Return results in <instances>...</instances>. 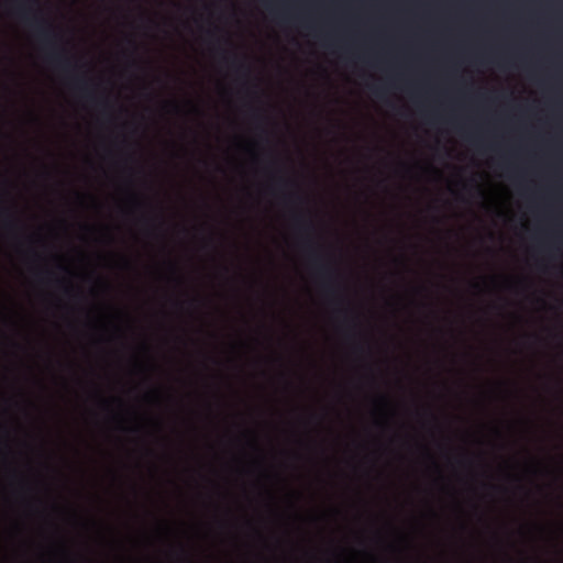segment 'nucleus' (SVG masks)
I'll use <instances>...</instances> for the list:
<instances>
[{
  "instance_id": "nucleus-1",
  "label": "nucleus",
  "mask_w": 563,
  "mask_h": 563,
  "mask_svg": "<svg viewBox=\"0 0 563 563\" xmlns=\"http://www.w3.org/2000/svg\"><path fill=\"white\" fill-rule=\"evenodd\" d=\"M13 13L32 31L45 55L55 56L54 33L40 8V0H13Z\"/></svg>"
},
{
  "instance_id": "nucleus-2",
  "label": "nucleus",
  "mask_w": 563,
  "mask_h": 563,
  "mask_svg": "<svg viewBox=\"0 0 563 563\" xmlns=\"http://www.w3.org/2000/svg\"><path fill=\"white\" fill-rule=\"evenodd\" d=\"M306 245L309 251L311 264L322 282L323 289L329 295H336L341 289L336 268L331 262L325 261L324 255L320 252L319 246L312 239H307Z\"/></svg>"
},
{
  "instance_id": "nucleus-3",
  "label": "nucleus",
  "mask_w": 563,
  "mask_h": 563,
  "mask_svg": "<svg viewBox=\"0 0 563 563\" xmlns=\"http://www.w3.org/2000/svg\"><path fill=\"white\" fill-rule=\"evenodd\" d=\"M87 101L99 112L102 120L107 122H111L113 120L112 112L114 102L102 79L92 81L88 85Z\"/></svg>"
},
{
  "instance_id": "nucleus-4",
  "label": "nucleus",
  "mask_w": 563,
  "mask_h": 563,
  "mask_svg": "<svg viewBox=\"0 0 563 563\" xmlns=\"http://www.w3.org/2000/svg\"><path fill=\"white\" fill-rule=\"evenodd\" d=\"M26 241L30 244V247L27 249L26 254H27L30 261L33 264H35L32 268V273L34 275L35 280L38 284L44 285L48 280L49 272L44 265H42L43 257H42L41 253L33 246L34 244H37L41 242V238L38 234H30V235H27Z\"/></svg>"
},
{
  "instance_id": "nucleus-5",
  "label": "nucleus",
  "mask_w": 563,
  "mask_h": 563,
  "mask_svg": "<svg viewBox=\"0 0 563 563\" xmlns=\"http://www.w3.org/2000/svg\"><path fill=\"white\" fill-rule=\"evenodd\" d=\"M0 219L2 220L4 228L10 232H14L23 228L21 221L9 207L0 206Z\"/></svg>"
},
{
  "instance_id": "nucleus-6",
  "label": "nucleus",
  "mask_w": 563,
  "mask_h": 563,
  "mask_svg": "<svg viewBox=\"0 0 563 563\" xmlns=\"http://www.w3.org/2000/svg\"><path fill=\"white\" fill-rule=\"evenodd\" d=\"M92 279L93 286L91 287L90 291L93 297L99 298L101 296L108 295L111 291V284L106 277L93 273Z\"/></svg>"
},
{
  "instance_id": "nucleus-7",
  "label": "nucleus",
  "mask_w": 563,
  "mask_h": 563,
  "mask_svg": "<svg viewBox=\"0 0 563 563\" xmlns=\"http://www.w3.org/2000/svg\"><path fill=\"white\" fill-rule=\"evenodd\" d=\"M294 222L296 228L306 234H311L314 232V224L310 217L306 212H298L294 216Z\"/></svg>"
},
{
  "instance_id": "nucleus-8",
  "label": "nucleus",
  "mask_w": 563,
  "mask_h": 563,
  "mask_svg": "<svg viewBox=\"0 0 563 563\" xmlns=\"http://www.w3.org/2000/svg\"><path fill=\"white\" fill-rule=\"evenodd\" d=\"M21 489L27 493L30 496L26 498V506L30 510H35L37 506V499L32 495L34 487L33 485L23 476H21L20 481Z\"/></svg>"
},
{
  "instance_id": "nucleus-9",
  "label": "nucleus",
  "mask_w": 563,
  "mask_h": 563,
  "mask_svg": "<svg viewBox=\"0 0 563 563\" xmlns=\"http://www.w3.org/2000/svg\"><path fill=\"white\" fill-rule=\"evenodd\" d=\"M91 526L97 532L98 540L106 542V533L111 531V527L106 521L99 519H93Z\"/></svg>"
},
{
  "instance_id": "nucleus-10",
  "label": "nucleus",
  "mask_w": 563,
  "mask_h": 563,
  "mask_svg": "<svg viewBox=\"0 0 563 563\" xmlns=\"http://www.w3.org/2000/svg\"><path fill=\"white\" fill-rule=\"evenodd\" d=\"M96 398H97V401H98V405L99 407L102 409V410H107L109 411L110 410V405L114 401H119L118 398H106L102 393L100 390H97L96 391Z\"/></svg>"
},
{
  "instance_id": "nucleus-11",
  "label": "nucleus",
  "mask_w": 563,
  "mask_h": 563,
  "mask_svg": "<svg viewBox=\"0 0 563 563\" xmlns=\"http://www.w3.org/2000/svg\"><path fill=\"white\" fill-rule=\"evenodd\" d=\"M230 64L238 73H242L244 75L249 73V68L236 56L230 58Z\"/></svg>"
},
{
  "instance_id": "nucleus-12",
  "label": "nucleus",
  "mask_w": 563,
  "mask_h": 563,
  "mask_svg": "<svg viewBox=\"0 0 563 563\" xmlns=\"http://www.w3.org/2000/svg\"><path fill=\"white\" fill-rule=\"evenodd\" d=\"M95 231H98L102 239L106 240L107 242H111L112 241V236L110 234V230L109 228L107 227H99V228H93Z\"/></svg>"
},
{
  "instance_id": "nucleus-13",
  "label": "nucleus",
  "mask_w": 563,
  "mask_h": 563,
  "mask_svg": "<svg viewBox=\"0 0 563 563\" xmlns=\"http://www.w3.org/2000/svg\"><path fill=\"white\" fill-rule=\"evenodd\" d=\"M371 90L377 98L380 99H383L387 92L386 89L382 86H372Z\"/></svg>"
},
{
  "instance_id": "nucleus-14",
  "label": "nucleus",
  "mask_w": 563,
  "mask_h": 563,
  "mask_svg": "<svg viewBox=\"0 0 563 563\" xmlns=\"http://www.w3.org/2000/svg\"><path fill=\"white\" fill-rule=\"evenodd\" d=\"M287 201H302V197L298 192L289 194L286 197Z\"/></svg>"
},
{
  "instance_id": "nucleus-15",
  "label": "nucleus",
  "mask_w": 563,
  "mask_h": 563,
  "mask_svg": "<svg viewBox=\"0 0 563 563\" xmlns=\"http://www.w3.org/2000/svg\"><path fill=\"white\" fill-rule=\"evenodd\" d=\"M253 117H254L256 120L261 121V122H263V121L265 120V117L263 115V113H262V111H261L260 109H255V110L253 111Z\"/></svg>"
},
{
  "instance_id": "nucleus-16",
  "label": "nucleus",
  "mask_w": 563,
  "mask_h": 563,
  "mask_svg": "<svg viewBox=\"0 0 563 563\" xmlns=\"http://www.w3.org/2000/svg\"><path fill=\"white\" fill-rule=\"evenodd\" d=\"M278 184L283 187H288V186H294L295 183L289 180V179H285V178H278Z\"/></svg>"
},
{
  "instance_id": "nucleus-17",
  "label": "nucleus",
  "mask_w": 563,
  "mask_h": 563,
  "mask_svg": "<svg viewBox=\"0 0 563 563\" xmlns=\"http://www.w3.org/2000/svg\"><path fill=\"white\" fill-rule=\"evenodd\" d=\"M96 324L99 327V328H104V322H103V318L100 316L98 317L97 321H96Z\"/></svg>"
},
{
  "instance_id": "nucleus-18",
  "label": "nucleus",
  "mask_w": 563,
  "mask_h": 563,
  "mask_svg": "<svg viewBox=\"0 0 563 563\" xmlns=\"http://www.w3.org/2000/svg\"><path fill=\"white\" fill-rule=\"evenodd\" d=\"M144 222H145L146 224H150L151 227L155 228V227L153 225V219L144 218Z\"/></svg>"
},
{
  "instance_id": "nucleus-19",
  "label": "nucleus",
  "mask_w": 563,
  "mask_h": 563,
  "mask_svg": "<svg viewBox=\"0 0 563 563\" xmlns=\"http://www.w3.org/2000/svg\"><path fill=\"white\" fill-rule=\"evenodd\" d=\"M106 341L104 336L100 335L98 339H97V343L98 344H101Z\"/></svg>"
},
{
  "instance_id": "nucleus-20",
  "label": "nucleus",
  "mask_w": 563,
  "mask_h": 563,
  "mask_svg": "<svg viewBox=\"0 0 563 563\" xmlns=\"http://www.w3.org/2000/svg\"><path fill=\"white\" fill-rule=\"evenodd\" d=\"M355 350L356 351H364V345L363 344H358L355 346Z\"/></svg>"
},
{
  "instance_id": "nucleus-21",
  "label": "nucleus",
  "mask_w": 563,
  "mask_h": 563,
  "mask_svg": "<svg viewBox=\"0 0 563 563\" xmlns=\"http://www.w3.org/2000/svg\"><path fill=\"white\" fill-rule=\"evenodd\" d=\"M346 321H351L354 327H356V318L346 319Z\"/></svg>"
},
{
  "instance_id": "nucleus-22",
  "label": "nucleus",
  "mask_w": 563,
  "mask_h": 563,
  "mask_svg": "<svg viewBox=\"0 0 563 563\" xmlns=\"http://www.w3.org/2000/svg\"><path fill=\"white\" fill-rule=\"evenodd\" d=\"M106 307H107L106 305H99L97 308H98L99 310H102V309H103V308H106Z\"/></svg>"
},
{
  "instance_id": "nucleus-23",
  "label": "nucleus",
  "mask_w": 563,
  "mask_h": 563,
  "mask_svg": "<svg viewBox=\"0 0 563 563\" xmlns=\"http://www.w3.org/2000/svg\"><path fill=\"white\" fill-rule=\"evenodd\" d=\"M97 499H98V501H99V503H101V501H102V499H101V497H100V496H97Z\"/></svg>"
},
{
  "instance_id": "nucleus-24",
  "label": "nucleus",
  "mask_w": 563,
  "mask_h": 563,
  "mask_svg": "<svg viewBox=\"0 0 563 563\" xmlns=\"http://www.w3.org/2000/svg\"><path fill=\"white\" fill-rule=\"evenodd\" d=\"M223 58H224L225 60H228V59H229V58H228V56H227V54H223Z\"/></svg>"
},
{
  "instance_id": "nucleus-25",
  "label": "nucleus",
  "mask_w": 563,
  "mask_h": 563,
  "mask_svg": "<svg viewBox=\"0 0 563 563\" xmlns=\"http://www.w3.org/2000/svg\"><path fill=\"white\" fill-rule=\"evenodd\" d=\"M343 312H344L345 314H347V313L350 312V310L345 309V310H343Z\"/></svg>"
}]
</instances>
